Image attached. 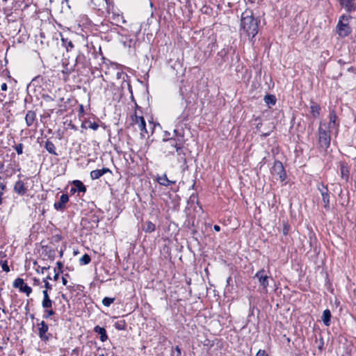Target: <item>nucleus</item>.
<instances>
[{
    "mask_svg": "<svg viewBox=\"0 0 356 356\" xmlns=\"http://www.w3.org/2000/svg\"><path fill=\"white\" fill-rule=\"evenodd\" d=\"M259 19L255 18L250 10H245L241 15L240 35L243 42L254 43L258 33Z\"/></svg>",
    "mask_w": 356,
    "mask_h": 356,
    "instance_id": "obj_1",
    "label": "nucleus"
},
{
    "mask_svg": "<svg viewBox=\"0 0 356 356\" xmlns=\"http://www.w3.org/2000/svg\"><path fill=\"white\" fill-rule=\"evenodd\" d=\"M337 115L332 111L329 115V122H321L318 127V144L321 148L326 149L330 145V133L332 130L338 132L339 123Z\"/></svg>",
    "mask_w": 356,
    "mask_h": 356,
    "instance_id": "obj_2",
    "label": "nucleus"
},
{
    "mask_svg": "<svg viewBox=\"0 0 356 356\" xmlns=\"http://www.w3.org/2000/svg\"><path fill=\"white\" fill-rule=\"evenodd\" d=\"M352 17L350 15H341L336 26V32L339 37L345 38L351 33L350 22Z\"/></svg>",
    "mask_w": 356,
    "mask_h": 356,
    "instance_id": "obj_3",
    "label": "nucleus"
},
{
    "mask_svg": "<svg viewBox=\"0 0 356 356\" xmlns=\"http://www.w3.org/2000/svg\"><path fill=\"white\" fill-rule=\"evenodd\" d=\"M183 147V143L179 139L170 138L165 140L163 145L164 152L168 154H173L176 151L179 154Z\"/></svg>",
    "mask_w": 356,
    "mask_h": 356,
    "instance_id": "obj_4",
    "label": "nucleus"
},
{
    "mask_svg": "<svg viewBox=\"0 0 356 356\" xmlns=\"http://www.w3.org/2000/svg\"><path fill=\"white\" fill-rule=\"evenodd\" d=\"M133 124L140 131L141 137H145V134H147L146 129V124L143 116H138L136 113L131 117Z\"/></svg>",
    "mask_w": 356,
    "mask_h": 356,
    "instance_id": "obj_5",
    "label": "nucleus"
},
{
    "mask_svg": "<svg viewBox=\"0 0 356 356\" xmlns=\"http://www.w3.org/2000/svg\"><path fill=\"white\" fill-rule=\"evenodd\" d=\"M271 172L273 175L277 176L282 181L286 179V172L282 162L276 161L273 163L271 169Z\"/></svg>",
    "mask_w": 356,
    "mask_h": 356,
    "instance_id": "obj_6",
    "label": "nucleus"
},
{
    "mask_svg": "<svg viewBox=\"0 0 356 356\" xmlns=\"http://www.w3.org/2000/svg\"><path fill=\"white\" fill-rule=\"evenodd\" d=\"M38 335L42 341H47L51 338V334H48L49 325L44 321L38 323Z\"/></svg>",
    "mask_w": 356,
    "mask_h": 356,
    "instance_id": "obj_7",
    "label": "nucleus"
},
{
    "mask_svg": "<svg viewBox=\"0 0 356 356\" xmlns=\"http://www.w3.org/2000/svg\"><path fill=\"white\" fill-rule=\"evenodd\" d=\"M13 285L14 288L19 289L21 292L25 293L27 296L32 292V289L25 284L22 278L18 277L15 279Z\"/></svg>",
    "mask_w": 356,
    "mask_h": 356,
    "instance_id": "obj_8",
    "label": "nucleus"
},
{
    "mask_svg": "<svg viewBox=\"0 0 356 356\" xmlns=\"http://www.w3.org/2000/svg\"><path fill=\"white\" fill-rule=\"evenodd\" d=\"M254 277L259 280L260 285L262 286L263 289L266 291V288L268 286L269 277L264 275V270H259L255 274Z\"/></svg>",
    "mask_w": 356,
    "mask_h": 356,
    "instance_id": "obj_9",
    "label": "nucleus"
},
{
    "mask_svg": "<svg viewBox=\"0 0 356 356\" xmlns=\"http://www.w3.org/2000/svg\"><path fill=\"white\" fill-rule=\"evenodd\" d=\"M13 191L19 195H24L26 193L27 188L22 180H18L14 184Z\"/></svg>",
    "mask_w": 356,
    "mask_h": 356,
    "instance_id": "obj_10",
    "label": "nucleus"
},
{
    "mask_svg": "<svg viewBox=\"0 0 356 356\" xmlns=\"http://www.w3.org/2000/svg\"><path fill=\"white\" fill-rule=\"evenodd\" d=\"M69 201V197L67 194H63L58 202L54 203V209L58 211H62L65 207L66 203Z\"/></svg>",
    "mask_w": 356,
    "mask_h": 356,
    "instance_id": "obj_11",
    "label": "nucleus"
},
{
    "mask_svg": "<svg viewBox=\"0 0 356 356\" xmlns=\"http://www.w3.org/2000/svg\"><path fill=\"white\" fill-rule=\"evenodd\" d=\"M72 185L75 188H72L70 191L72 193H75L76 191H78L79 192L85 193L86 191V186L79 180H74L72 181Z\"/></svg>",
    "mask_w": 356,
    "mask_h": 356,
    "instance_id": "obj_12",
    "label": "nucleus"
},
{
    "mask_svg": "<svg viewBox=\"0 0 356 356\" xmlns=\"http://www.w3.org/2000/svg\"><path fill=\"white\" fill-rule=\"evenodd\" d=\"M108 172H110V170L107 168H103L100 170H94L90 172V177L92 179H97Z\"/></svg>",
    "mask_w": 356,
    "mask_h": 356,
    "instance_id": "obj_13",
    "label": "nucleus"
},
{
    "mask_svg": "<svg viewBox=\"0 0 356 356\" xmlns=\"http://www.w3.org/2000/svg\"><path fill=\"white\" fill-rule=\"evenodd\" d=\"M36 118V114L35 112L33 111H28L26 116H25V121L27 127H31L33 125V122H35Z\"/></svg>",
    "mask_w": 356,
    "mask_h": 356,
    "instance_id": "obj_14",
    "label": "nucleus"
},
{
    "mask_svg": "<svg viewBox=\"0 0 356 356\" xmlns=\"http://www.w3.org/2000/svg\"><path fill=\"white\" fill-rule=\"evenodd\" d=\"M339 1L347 12H351L355 10V4L353 0H339Z\"/></svg>",
    "mask_w": 356,
    "mask_h": 356,
    "instance_id": "obj_15",
    "label": "nucleus"
},
{
    "mask_svg": "<svg viewBox=\"0 0 356 356\" xmlns=\"http://www.w3.org/2000/svg\"><path fill=\"white\" fill-rule=\"evenodd\" d=\"M340 174H341V177L342 179H343L345 181H348V179H349V168L344 163H341V164Z\"/></svg>",
    "mask_w": 356,
    "mask_h": 356,
    "instance_id": "obj_16",
    "label": "nucleus"
},
{
    "mask_svg": "<svg viewBox=\"0 0 356 356\" xmlns=\"http://www.w3.org/2000/svg\"><path fill=\"white\" fill-rule=\"evenodd\" d=\"M73 71V67L69 66V64L65 65L63 63V69L61 70V73L63 74V79L64 81H67L68 76Z\"/></svg>",
    "mask_w": 356,
    "mask_h": 356,
    "instance_id": "obj_17",
    "label": "nucleus"
},
{
    "mask_svg": "<svg viewBox=\"0 0 356 356\" xmlns=\"http://www.w3.org/2000/svg\"><path fill=\"white\" fill-rule=\"evenodd\" d=\"M186 99V106L190 104H195L197 97V94L193 92H190L189 94H187L186 97H184Z\"/></svg>",
    "mask_w": 356,
    "mask_h": 356,
    "instance_id": "obj_18",
    "label": "nucleus"
},
{
    "mask_svg": "<svg viewBox=\"0 0 356 356\" xmlns=\"http://www.w3.org/2000/svg\"><path fill=\"white\" fill-rule=\"evenodd\" d=\"M157 181L159 184L165 186H168L170 184H173L175 183L174 181H170L168 179L166 175H163L162 176L157 177Z\"/></svg>",
    "mask_w": 356,
    "mask_h": 356,
    "instance_id": "obj_19",
    "label": "nucleus"
},
{
    "mask_svg": "<svg viewBox=\"0 0 356 356\" xmlns=\"http://www.w3.org/2000/svg\"><path fill=\"white\" fill-rule=\"evenodd\" d=\"M95 331L97 332L100 335V340L104 342L106 341L108 339L106 331L104 328L101 327L99 326H96L95 327Z\"/></svg>",
    "mask_w": 356,
    "mask_h": 356,
    "instance_id": "obj_20",
    "label": "nucleus"
},
{
    "mask_svg": "<svg viewBox=\"0 0 356 356\" xmlns=\"http://www.w3.org/2000/svg\"><path fill=\"white\" fill-rule=\"evenodd\" d=\"M330 311L329 309L324 310L322 316V321L325 325L329 326L330 325Z\"/></svg>",
    "mask_w": 356,
    "mask_h": 356,
    "instance_id": "obj_21",
    "label": "nucleus"
},
{
    "mask_svg": "<svg viewBox=\"0 0 356 356\" xmlns=\"http://www.w3.org/2000/svg\"><path fill=\"white\" fill-rule=\"evenodd\" d=\"M264 102L270 107L276 103V97L273 95H266L264 98Z\"/></svg>",
    "mask_w": 356,
    "mask_h": 356,
    "instance_id": "obj_22",
    "label": "nucleus"
},
{
    "mask_svg": "<svg viewBox=\"0 0 356 356\" xmlns=\"http://www.w3.org/2000/svg\"><path fill=\"white\" fill-rule=\"evenodd\" d=\"M45 149H47V151L50 153V154H52L54 155H57L58 154L56 152V147H55V145L54 144L50 141V140H47L46 143H45Z\"/></svg>",
    "mask_w": 356,
    "mask_h": 356,
    "instance_id": "obj_23",
    "label": "nucleus"
},
{
    "mask_svg": "<svg viewBox=\"0 0 356 356\" xmlns=\"http://www.w3.org/2000/svg\"><path fill=\"white\" fill-rule=\"evenodd\" d=\"M323 207L325 209H330V194L329 191L321 194Z\"/></svg>",
    "mask_w": 356,
    "mask_h": 356,
    "instance_id": "obj_24",
    "label": "nucleus"
},
{
    "mask_svg": "<svg viewBox=\"0 0 356 356\" xmlns=\"http://www.w3.org/2000/svg\"><path fill=\"white\" fill-rule=\"evenodd\" d=\"M311 113L314 118H316L319 115L320 113V106L316 104H313L310 106Z\"/></svg>",
    "mask_w": 356,
    "mask_h": 356,
    "instance_id": "obj_25",
    "label": "nucleus"
},
{
    "mask_svg": "<svg viewBox=\"0 0 356 356\" xmlns=\"http://www.w3.org/2000/svg\"><path fill=\"white\" fill-rule=\"evenodd\" d=\"M155 225L150 221H147L145 223V227L143 228V230L145 232L151 233L155 230Z\"/></svg>",
    "mask_w": 356,
    "mask_h": 356,
    "instance_id": "obj_26",
    "label": "nucleus"
},
{
    "mask_svg": "<svg viewBox=\"0 0 356 356\" xmlns=\"http://www.w3.org/2000/svg\"><path fill=\"white\" fill-rule=\"evenodd\" d=\"M90 257L88 254H83L79 259L81 265H87L90 262Z\"/></svg>",
    "mask_w": 356,
    "mask_h": 356,
    "instance_id": "obj_27",
    "label": "nucleus"
},
{
    "mask_svg": "<svg viewBox=\"0 0 356 356\" xmlns=\"http://www.w3.org/2000/svg\"><path fill=\"white\" fill-rule=\"evenodd\" d=\"M53 301L51 299H43L42 306L44 309L52 308Z\"/></svg>",
    "mask_w": 356,
    "mask_h": 356,
    "instance_id": "obj_28",
    "label": "nucleus"
},
{
    "mask_svg": "<svg viewBox=\"0 0 356 356\" xmlns=\"http://www.w3.org/2000/svg\"><path fill=\"white\" fill-rule=\"evenodd\" d=\"M115 300L114 298L105 297L102 300V304L106 307H109Z\"/></svg>",
    "mask_w": 356,
    "mask_h": 356,
    "instance_id": "obj_29",
    "label": "nucleus"
},
{
    "mask_svg": "<svg viewBox=\"0 0 356 356\" xmlns=\"http://www.w3.org/2000/svg\"><path fill=\"white\" fill-rule=\"evenodd\" d=\"M115 327L118 330H123L125 329L124 321H119L115 323Z\"/></svg>",
    "mask_w": 356,
    "mask_h": 356,
    "instance_id": "obj_30",
    "label": "nucleus"
},
{
    "mask_svg": "<svg viewBox=\"0 0 356 356\" xmlns=\"http://www.w3.org/2000/svg\"><path fill=\"white\" fill-rule=\"evenodd\" d=\"M6 189V185L5 183H0V205L2 204V196L4 191Z\"/></svg>",
    "mask_w": 356,
    "mask_h": 356,
    "instance_id": "obj_31",
    "label": "nucleus"
},
{
    "mask_svg": "<svg viewBox=\"0 0 356 356\" xmlns=\"http://www.w3.org/2000/svg\"><path fill=\"white\" fill-rule=\"evenodd\" d=\"M318 190L321 193V195L322 193L328 192V188H327V186H325L323 183H321L318 185Z\"/></svg>",
    "mask_w": 356,
    "mask_h": 356,
    "instance_id": "obj_32",
    "label": "nucleus"
},
{
    "mask_svg": "<svg viewBox=\"0 0 356 356\" xmlns=\"http://www.w3.org/2000/svg\"><path fill=\"white\" fill-rule=\"evenodd\" d=\"M55 314L54 311L52 308L45 309V314L44 315V318H49L50 316Z\"/></svg>",
    "mask_w": 356,
    "mask_h": 356,
    "instance_id": "obj_33",
    "label": "nucleus"
},
{
    "mask_svg": "<svg viewBox=\"0 0 356 356\" xmlns=\"http://www.w3.org/2000/svg\"><path fill=\"white\" fill-rule=\"evenodd\" d=\"M15 149L17 153V154H22L23 153V145L22 143H19L18 145H17L15 147Z\"/></svg>",
    "mask_w": 356,
    "mask_h": 356,
    "instance_id": "obj_34",
    "label": "nucleus"
},
{
    "mask_svg": "<svg viewBox=\"0 0 356 356\" xmlns=\"http://www.w3.org/2000/svg\"><path fill=\"white\" fill-rule=\"evenodd\" d=\"M1 268H2L3 271H6V272H9L10 271V268H9V266L8 265L7 261H1Z\"/></svg>",
    "mask_w": 356,
    "mask_h": 356,
    "instance_id": "obj_35",
    "label": "nucleus"
},
{
    "mask_svg": "<svg viewBox=\"0 0 356 356\" xmlns=\"http://www.w3.org/2000/svg\"><path fill=\"white\" fill-rule=\"evenodd\" d=\"M283 234L284 235H287L289 232V226L287 225V224H284V226H283Z\"/></svg>",
    "mask_w": 356,
    "mask_h": 356,
    "instance_id": "obj_36",
    "label": "nucleus"
},
{
    "mask_svg": "<svg viewBox=\"0 0 356 356\" xmlns=\"http://www.w3.org/2000/svg\"><path fill=\"white\" fill-rule=\"evenodd\" d=\"M89 127L92 130H97L99 127V125L96 122L90 123Z\"/></svg>",
    "mask_w": 356,
    "mask_h": 356,
    "instance_id": "obj_37",
    "label": "nucleus"
},
{
    "mask_svg": "<svg viewBox=\"0 0 356 356\" xmlns=\"http://www.w3.org/2000/svg\"><path fill=\"white\" fill-rule=\"evenodd\" d=\"M256 356H268L264 350H259Z\"/></svg>",
    "mask_w": 356,
    "mask_h": 356,
    "instance_id": "obj_38",
    "label": "nucleus"
},
{
    "mask_svg": "<svg viewBox=\"0 0 356 356\" xmlns=\"http://www.w3.org/2000/svg\"><path fill=\"white\" fill-rule=\"evenodd\" d=\"M44 287H45V290H51V285L48 282V281H47L46 280H44Z\"/></svg>",
    "mask_w": 356,
    "mask_h": 356,
    "instance_id": "obj_39",
    "label": "nucleus"
},
{
    "mask_svg": "<svg viewBox=\"0 0 356 356\" xmlns=\"http://www.w3.org/2000/svg\"><path fill=\"white\" fill-rule=\"evenodd\" d=\"M204 346H207L208 348H211V346H213V343H211L209 340L207 339L204 342Z\"/></svg>",
    "mask_w": 356,
    "mask_h": 356,
    "instance_id": "obj_40",
    "label": "nucleus"
},
{
    "mask_svg": "<svg viewBox=\"0 0 356 356\" xmlns=\"http://www.w3.org/2000/svg\"><path fill=\"white\" fill-rule=\"evenodd\" d=\"M42 294H43V299H50L47 290H44L42 291Z\"/></svg>",
    "mask_w": 356,
    "mask_h": 356,
    "instance_id": "obj_41",
    "label": "nucleus"
},
{
    "mask_svg": "<svg viewBox=\"0 0 356 356\" xmlns=\"http://www.w3.org/2000/svg\"><path fill=\"white\" fill-rule=\"evenodd\" d=\"M1 88L2 90H7V84L6 83H3L1 86Z\"/></svg>",
    "mask_w": 356,
    "mask_h": 356,
    "instance_id": "obj_42",
    "label": "nucleus"
},
{
    "mask_svg": "<svg viewBox=\"0 0 356 356\" xmlns=\"http://www.w3.org/2000/svg\"><path fill=\"white\" fill-rule=\"evenodd\" d=\"M213 229H214V230H215V231H216V232H219V231L220 230V226H219V225H215L213 226Z\"/></svg>",
    "mask_w": 356,
    "mask_h": 356,
    "instance_id": "obj_43",
    "label": "nucleus"
},
{
    "mask_svg": "<svg viewBox=\"0 0 356 356\" xmlns=\"http://www.w3.org/2000/svg\"><path fill=\"white\" fill-rule=\"evenodd\" d=\"M62 282H63V285H66V284H67V279L65 278V277H62Z\"/></svg>",
    "mask_w": 356,
    "mask_h": 356,
    "instance_id": "obj_44",
    "label": "nucleus"
},
{
    "mask_svg": "<svg viewBox=\"0 0 356 356\" xmlns=\"http://www.w3.org/2000/svg\"><path fill=\"white\" fill-rule=\"evenodd\" d=\"M175 350L177 351L178 355H181V349L179 348V346L175 347Z\"/></svg>",
    "mask_w": 356,
    "mask_h": 356,
    "instance_id": "obj_45",
    "label": "nucleus"
},
{
    "mask_svg": "<svg viewBox=\"0 0 356 356\" xmlns=\"http://www.w3.org/2000/svg\"><path fill=\"white\" fill-rule=\"evenodd\" d=\"M57 266H58V268H59V270H60L63 267V264L60 262V261H58L56 263Z\"/></svg>",
    "mask_w": 356,
    "mask_h": 356,
    "instance_id": "obj_46",
    "label": "nucleus"
},
{
    "mask_svg": "<svg viewBox=\"0 0 356 356\" xmlns=\"http://www.w3.org/2000/svg\"><path fill=\"white\" fill-rule=\"evenodd\" d=\"M58 277H59V273L58 272V273H55V275L54 276V280L56 281L58 279Z\"/></svg>",
    "mask_w": 356,
    "mask_h": 356,
    "instance_id": "obj_47",
    "label": "nucleus"
},
{
    "mask_svg": "<svg viewBox=\"0 0 356 356\" xmlns=\"http://www.w3.org/2000/svg\"><path fill=\"white\" fill-rule=\"evenodd\" d=\"M49 268V267H42L41 268V273H43L44 270H47Z\"/></svg>",
    "mask_w": 356,
    "mask_h": 356,
    "instance_id": "obj_48",
    "label": "nucleus"
},
{
    "mask_svg": "<svg viewBox=\"0 0 356 356\" xmlns=\"http://www.w3.org/2000/svg\"><path fill=\"white\" fill-rule=\"evenodd\" d=\"M39 283H40V280H38V279H35H35H34V284H38Z\"/></svg>",
    "mask_w": 356,
    "mask_h": 356,
    "instance_id": "obj_49",
    "label": "nucleus"
},
{
    "mask_svg": "<svg viewBox=\"0 0 356 356\" xmlns=\"http://www.w3.org/2000/svg\"><path fill=\"white\" fill-rule=\"evenodd\" d=\"M120 76H121V73L120 72H118L117 73V76H118V79L120 78Z\"/></svg>",
    "mask_w": 356,
    "mask_h": 356,
    "instance_id": "obj_50",
    "label": "nucleus"
},
{
    "mask_svg": "<svg viewBox=\"0 0 356 356\" xmlns=\"http://www.w3.org/2000/svg\"><path fill=\"white\" fill-rule=\"evenodd\" d=\"M51 279V277L49 275H48L47 277H46V280L47 281V280H50Z\"/></svg>",
    "mask_w": 356,
    "mask_h": 356,
    "instance_id": "obj_51",
    "label": "nucleus"
},
{
    "mask_svg": "<svg viewBox=\"0 0 356 356\" xmlns=\"http://www.w3.org/2000/svg\"><path fill=\"white\" fill-rule=\"evenodd\" d=\"M353 51L355 53H356V46H355V49Z\"/></svg>",
    "mask_w": 356,
    "mask_h": 356,
    "instance_id": "obj_52",
    "label": "nucleus"
},
{
    "mask_svg": "<svg viewBox=\"0 0 356 356\" xmlns=\"http://www.w3.org/2000/svg\"><path fill=\"white\" fill-rule=\"evenodd\" d=\"M181 95H183V91H182V90H181Z\"/></svg>",
    "mask_w": 356,
    "mask_h": 356,
    "instance_id": "obj_53",
    "label": "nucleus"
}]
</instances>
